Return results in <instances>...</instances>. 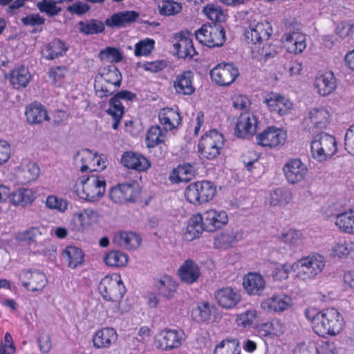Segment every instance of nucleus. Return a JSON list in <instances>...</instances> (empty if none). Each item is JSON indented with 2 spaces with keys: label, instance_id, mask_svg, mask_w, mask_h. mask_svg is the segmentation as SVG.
Returning <instances> with one entry per match:
<instances>
[{
  "label": "nucleus",
  "instance_id": "obj_18",
  "mask_svg": "<svg viewBox=\"0 0 354 354\" xmlns=\"http://www.w3.org/2000/svg\"><path fill=\"white\" fill-rule=\"evenodd\" d=\"M292 306V297L284 292L275 293L263 299L260 304L261 309L268 313H283L291 308Z\"/></svg>",
  "mask_w": 354,
  "mask_h": 354
},
{
  "label": "nucleus",
  "instance_id": "obj_32",
  "mask_svg": "<svg viewBox=\"0 0 354 354\" xmlns=\"http://www.w3.org/2000/svg\"><path fill=\"white\" fill-rule=\"evenodd\" d=\"M201 275L198 264L192 259L185 260L177 270V276L180 281L187 285L196 283Z\"/></svg>",
  "mask_w": 354,
  "mask_h": 354
},
{
  "label": "nucleus",
  "instance_id": "obj_8",
  "mask_svg": "<svg viewBox=\"0 0 354 354\" xmlns=\"http://www.w3.org/2000/svg\"><path fill=\"white\" fill-rule=\"evenodd\" d=\"M225 138L222 133L212 129L205 133L198 143V153L202 159L214 160L217 158L224 147Z\"/></svg>",
  "mask_w": 354,
  "mask_h": 354
},
{
  "label": "nucleus",
  "instance_id": "obj_28",
  "mask_svg": "<svg viewBox=\"0 0 354 354\" xmlns=\"http://www.w3.org/2000/svg\"><path fill=\"white\" fill-rule=\"evenodd\" d=\"M242 287L250 296H260L266 287L265 277L259 272H250L243 277Z\"/></svg>",
  "mask_w": 354,
  "mask_h": 354
},
{
  "label": "nucleus",
  "instance_id": "obj_22",
  "mask_svg": "<svg viewBox=\"0 0 354 354\" xmlns=\"http://www.w3.org/2000/svg\"><path fill=\"white\" fill-rule=\"evenodd\" d=\"M272 31V26L269 21H253L245 30V37L249 42L254 44H261L270 38Z\"/></svg>",
  "mask_w": 354,
  "mask_h": 354
},
{
  "label": "nucleus",
  "instance_id": "obj_56",
  "mask_svg": "<svg viewBox=\"0 0 354 354\" xmlns=\"http://www.w3.org/2000/svg\"><path fill=\"white\" fill-rule=\"evenodd\" d=\"M159 13L163 16L176 15L182 11V3L174 0H162L158 6Z\"/></svg>",
  "mask_w": 354,
  "mask_h": 354
},
{
  "label": "nucleus",
  "instance_id": "obj_19",
  "mask_svg": "<svg viewBox=\"0 0 354 354\" xmlns=\"http://www.w3.org/2000/svg\"><path fill=\"white\" fill-rule=\"evenodd\" d=\"M257 335L263 341L279 339L286 333L285 324L279 319L259 324L255 326Z\"/></svg>",
  "mask_w": 354,
  "mask_h": 354
},
{
  "label": "nucleus",
  "instance_id": "obj_31",
  "mask_svg": "<svg viewBox=\"0 0 354 354\" xmlns=\"http://www.w3.org/2000/svg\"><path fill=\"white\" fill-rule=\"evenodd\" d=\"M194 74L193 71H183L176 75L173 82V88L178 95H191L195 92L194 84Z\"/></svg>",
  "mask_w": 354,
  "mask_h": 354
},
{
  "label": "nucleus",
  "instance_id": "obj_50",
  "mask_svg": "<svg viewBox=\"0 0 354 354\" xmlns=\"http://www.w3.org/2000/svg\"><path fill=\"white\" fill-rule=\"evenodd\" d=\"M66 44L59 39H55L42 49V55L46 59H53L64 55L68 50Z\"/></svg>",
  "mask_w": 354,
  "mask_h": 354
},
{
  "label": "nucleus",
  "instance_id": "obj_36",
  "mask_svg": "<svg viewBox=\"0 0 354 354\" xmlns=\"http://www.w3.org/2000/svg\"><path fill=\"white\" fill-rule=\"evenodd\" d=\"M333 222L341 233L354 236V209H348L335 214Z\"/></svg>",
  "mask_w": 354,
  "mask_h": 354
},
{
  "label": "nucleus",
  "instance_id": "obj_41",
  "mask_svg": "<svg viewBox=\"0 0 354 354\" xmlns=\"http://www.w3.org/2000/svg\"><path fill=\"white\" fill-rule=\"evenodd\" d=\"M6 78L14 88L19 89L28 86L31 80V75L28 68L19 66L6 74Z\"/></svg>",
  "mask_w": 354,
  "mask_h": 354
},
{
  "label": "nucleus",
  "instance_id": "obj_58",
  "mask_svg": "<svg viewBox=\"0 0 354 354\" xmlns=\"http://www.w3.org/2000/svg\"><path fill=\"white\" fill-rule=\"evenodd\" d=\"M239 351V344L236 339H224L215 347L214 354H234Z\"/></svg>",
  "mask_w": 354,
  "mask_h": 354
},
{
  "label": "nucleus",
  "instance_id": "obj_43",
  "mask_svg": "<svg viewBox=\"0 0 354 354\" xmlns=\"http://www.w3.org/2000/svg\"><path fill=\"white\" fill-rule=\"evenodd\" d=\"M260 314L259 311L253 308H250L235 315L234 323L241 330H250L252 328L255 329L257 323L259 320Z\"/></svg>",
  "mask_w": 354,
  "mask_h": 354
},
{
  "label": "nucleus",
  "instance_id": "obj_51",
  "mask_svg": "<svg viewBox=\"0 0 354 354\" xmlns=\"http://www.w3.org/2000/svg\"><path fill=\"white\" fill-rule=\"evenodd\" d=\"M354 251V242L345 239H339L330 246V255L333 257L344 258Z\"/></svg>",
  "mask_w": 354,
  "mask_h": 354
},
{
  "label": "nucleus",
  "instance_id": "obj_48",
  "mask_svg": "<svg viewBox=\"0 0 354 354\" xmlns=\"http://www.w3.org/2000/svg\"><path fill=\"white\" fill-rule=\"evenodd\" d=\"M167 131L158 125L152 126L147 131L145 145L147 148H153L164 143L167 140Z\"/></svg>",
  "mask_w": 354,
  "mask_h": 354
},
{
  "label": "nucleus",
  "instance_id": "obj_49",
  "mask_svg": "<svg viewBox=\"0 0 354 354\" xmlns=\"http://www.w3.org/2000/svg\"><path fill=\"white\" fill-rule=\"evenodd\" d=\"M25 115L30 124H38L48 120L46 110L39 104H32L26 108Z\"/></svg>",
  "mask_w": 354,
  "mask_h": 354
},
{
  "label": "nucleus",
  "instance_id": "obj_59",
  "mask_svg": "<svg viewBox=\"0 0 354 354\" xmlns=\"http://www.w3.org/2000/svg\"><path fill=\"white\" fill-rule=\"evenodd\" d=\"M155 48V41L151 38H145L135 44L134 55L136 57H147Z\"/></svg>",
  "mask_w": 354,
  "mask_h": 354
},
{
  "label": "nucleus",
  "instance_id": "obj_27",
  "mask_svg": "<svg viewBox=\"0 0 354 354\" xmlns=\"http://www.w3.org/2000/svg\"><path fill=\"white\" fill-rule=\"evenodd\" d=\"M215 299L221 308L231 310L235 308L240 304L241 294L235 288L225 286L216 291Z\"/></svg>",
  "mask_w": 354,
  "mask_h": 354
},
{
  "label": "nucleus",
  "instance_id": "obj_25",
  "mask_svg": "<svg viewBox=\"0 0 354 354\" xmlns=\"http://www.w3.org/2000/svg\"><path fill=\"white\" fill-rule=\"evenodd\" d=\"M118 339L117 330L112 327H103L96 330L91 337L93 347L96 350L109 349Z\"/></svg>",
  "mask_w": 354,
  "mask_h": 354
},
{
  "label": "nucleus",
  "instance_id": "obj_54",
  "mask_svg": "<svg viewBox=\"0 0 354 354\" xmlns=\"http://www.w3.org/2000/svg\"><path fill=\"white\" fill-rule=\"evenodd\" d=\"M203 14L208 19L216 23H223L227 19V15L221 6L216 4H207L203 8Z\"/></svg>",
  "mask_w": 354,
  "mask_h": 354
},
{
  "label": "nucleus",
  "instance_id": "obj_52",
  "mask_svg": "<svg viewBox=\"0 0 354 354\" xmlns=\"http://www.w3.org/2000/svg\"><path fill=\"white\" fill-rule=\"evenodd\" d=\"M44 204L47 209L63 214L68 209L69 201L64 198L51 194L46 197Z\"/></svg>",
  "mask_w": 354,
  "mask_h": 354
},
{
  "label": "nucleus",
  "instance_id": "obj_40",
  "mask_svg": "<svg viewBox=\"0 0 354 354\" xmlns=\"http://www.w3.org/2000/svg\"><path fill=\"white\" fill-rule=\"evenodd\" d=\"M160 123L165 131H172L179 127L182 118L177 109L166 107L158 113Z\"/></svg>",
  "mask_w": 354,
  "mask_h": 354
},
{
  "label": "nucleus",
  "instance_id": "obj_23",
  "mask_svg": "<svg viewBox=\"0 0 354 354\" xmlns=\"http://www.w3.org/2000/svg\"><path fill=\"white\" fill-rule=\"evenodd\" d=\"M12 174L14 180L19 183H30L39 178L40 168L37 163L30 160H24L14 169Z\"/></svg>",
  "mask_w": 354,
  "mask_h": 354
},
{
  "label": "nucleus",
  "instance_id": "obj_42",
  "mask_svg": "<svg viewBox=\"0 0 354 354\" xmlns=\"http://www.w3.org/2000/svg\"><path fill=\"white\" fill-rule=\"evenodd\" d=\"M195 174L196 169L193 165L183 163L171 170L169 180L173 184L187 183L194 178Z\"/></svg>",
  "mask_w": 354,
  "mask_h": 354
},
{
  "label": "nucleus",
  "instance_id": "obj_34",
  "mask_svg": "<svg viewBox=\"0 0 354 354\" xmlns=\"http://www.w3.org/2000/svg\"><path fill=\"white\" fill-rule=\"evenodd\" d=\"M205 231L204 220L201 213L192 215L185 223L183 230V237L187 241L198 239Z\"/></svg>",
  "mask_w": 354,
  "mask_h": 354
},
{
  "label": "nucleus",
  "instance_id": "obj_53",
  "mask_svg": "<svg viewBox=\"0 0 354 354\" xmlns=\"http://www.w3.org/2000/svg\"><path fill=\"white\" fill-rule=\"evenodd\" d=\"M292 200V194L290 191L278 188L270 193L269 202L272 206H283L288 204Z\"/></svg>",
  "mask_w": 354,
  "mask_h": 354
},
{
  "label": "nucleus",
  "instance_id": "obj_45",
  "mask_svg": "<svg viewBox=\"0 0 354 354\" xmlns=\"http://www.w3.org/2000/svg\"><path fill=\"white\" fill-rule=\"evenodd\" d=\"M178 41L174 44V48L177 55L180 58H192L196 54L192 40L180 34L177 37Z\"/></svg>",
  "mask_w": 354,
  "mask_h": 354
},
{
  "label": "nucleus",
  "instance_id": "obj_21",
  "mask_svg": "<svg viewBox=\"0 0 354 354\" xmlns=\"http://www.w3.org/2000/svg\"><path fill=\"white\" fill-rule=\"evenodd\" d=\"M201 214L205 230L208 232H216L226 226L229 222L228 214L224 209L212 207Z\"/></svg>",
  "mask_w": 354,
  "mask_h": 354
},
{
  "label": "nucleus",
  "instance_id": "obj_33",
  "mask_svg": "<svg viewBox=\"0 0 354 354\" xmlns=\"http://www.w3.org/2000/svg\"><path fill=\"white\" fill-rule=\"evenodd\" d=\"M283 45L290 54H301L307 46L306 36L299 31L287 32L284 35Z\"/></svg>",
  "mask_w": 354,
  "mask_h": 354
},
{
  "label": "nucleus",
  "instance_id": "obj_13",
  "mask_svg": "<svg viewBox=\"0 0 354 354\" xmlns=\"http://www.w3.org/2000/svg\"><path fill=\"white\" fill-rule=\"evenodd\" d=\"M332 118L333 113L329 106L318 105L308 111L304 123L310 129H326L331 124Z\"/></svg>",
  "mask_w": 354,
  "mask_h": 354
},
{
  "label": "nucleus",
  "instance_id": "obj_1",
  "mask_svg": "<svg viewBox=\"0 0 354 354\" xmlns=\"http://www.w3.org/2000/svg\"><path fill=\"white\" fill-rule=\"evenodd\" d=\"M305 315L310 322L313 331L324 338L339 335L345 326L344 316L335 308L319 310L308 307L305 310Z\"/></svg>",
  "mask_w": 354,
  "mask_h": 354
},
{
  "label": "nucleus",
  "instance_id": "obj_60",
  "mask_svg": "<svg viewBox=\"0 0 354 354\" xmlns=\"http://www.w3.org/2000/svg\"><path fill=\"white\" fill-rule=\"evenodd\" d=\"M283 242L291 247H298L304 243L305 237L302 232L297 230H289L282 234Z\"/></svg>",
  "mask_w": 354,
  "mask_h": 354
},
{
  "label": "nucleus",
  "instance_id": "obj_3",
  "mask_svg": "<svg viewBox=\"0 0 354 354\" xmlns=\"http://www.w3.org/2000/svg\"><path fill=\"white\" fill-rule=\"evenodd\" d=\"M122 75L114 65L101 68L95 77L94 89L99 97L113 94L121 86Z\"/></svg>",
  "mask_w": 354,
  "mask_h": 354
},
{
  "label": "nucleus",
  "instance_id": "obj_44",
  "mask_svg": "<svg viewBox=\"0 0 354 354\" xmlns=\"http://www.w3.org/2000/svg\"><path fill=\"white\" fill-rule=\"evenodd\" d=\"M139 14L135 11H123L113 14L105 21L108 27H124L135 21Z\"/></svg>",
  "mask_w": 354,
  "mask_h": 354
},
{
  "label": "nucleus",
  "instance_id": "obj_7",
  "mask_svg": "<svg viewBox=\"0 0 354 354\" xmlns=\"http://www.w3.org/2000/svg\"><path fill=\"white\" fill-rule=\"evenodd\" d=\"M217 188L209 180H198L188 185L184 192L185 200L194 205H201L212 201L216 196Z\"/></svg>",
  "mask_w": 354,
  "mask_h": 354
},
{
  "label": "nucleus",
  "instance_id": "obj_46",
  "mask_svg": "<svg viewBox=\"0 0 354 354\" xmlns=\"http://www.w3.org/2000/svg\"><path fill=\"white\" fill-rule=\"evenodd\" d=\"M103 261L109 267L124 268L129 263V257L123 252L113 250L104 254Z\"/></svg>",
  "mask_w": 354,
  "mask_h": 354
},
{
  "label": "nucleus",
  "instance_id": "obj_47",
  "mask_svg": "<svg viewBox=\"0 0 354 354\" xmlns=\"http://www.w3.org/2000/svg\"><path fill=\"white\" fill-rule=\"evenodd\" d=\"M178 287V283L171 276L160 277L156 282V288L162 297L171 299L174 297Z\"/></svg>",
  "mask_w": 354,
  "mask_h": 354
},
{
  "label": "nucleus",
  "instance_id": "obj_55",
  "mask_svg": "<svg viewBox=\"0 0 354 354\" xmlns=\"http://www.w3.org/2000/svg\"><path fill=\"white\" fill-rule=\"evenodd\" d=\"M106 113L113 119V128L117 129L124 114V107L120 101L118 100L116 97H111Z\"/></svg>",
  "mask_w": 354,
  "mask_h": 354
},
{
  "label": "nucleus",
  "instance_id": "obj_24",
  "mask_svg": "<svg viewBox=\"0 0 354 354\" xmlns=\"http://www.w3.org/2000/svg\"><path fill=\"white\" fill-rule=\"evenodd\" d=\"M259 120L252 112H244L237 118L234 127L235 135L241 138L252 136L257 132Z\"/></svg>",
  "mask_w": 354,
  "mask_h": 354
},
{
  "label": "nucleus",
  "instance_id": "obj_2",
  "mask_svg": "<svg viewBox=\"0 0 354 354\" xmlns=\"http://www.w3.org/2000/svg\"><path fill=\"white\" fill-rule=\"evenodd\" d=\"M102 297L114 304L113 313L121 315L124 313L122 308V299L126 293V288L118 273H112L103 277L98 286Z\"/></svg>",
  "mask_w": 354,
  "mask_h": 354
},
{
  "label": "nucleus",
  "instance_id": "obj_62",
  "mask_svg": "<svg viewBox=\"0 0 354 354\" xmlns=\"http://www.w3.org/2000/svg\"><path fill=\"white\" fill-rule=\"evenodd\" d=\"M99 57L102 61L118 63L122 60L123 55L118 48L109 46L100 51Z\"/></svg>",
  "mask_w": 354,
  "mask_h": 354
},
{
  "label": "nucleus",
  "instance_id": "obj_64",
  "mask_svg": "<svg viewBox=\"0 0 354 354\" xmlns=\"http://www.w3.org/2000/svg\"><path fill=\"white\" fill-rule=\"evenodd\" d=\"M291 271H293V263L279 264L273 269L272 277L274 281H282L288 279Z\"/></svg>",
  "mask_w": 354,
  "mask_h": 354
},
{
  "label": "nucleus",
  "instance_id": "obj_5",
  "mask_svg": "<svg viewBox=\"0 0 354 354\" xmlns=\"http://www.w3.org/2000/svg\"><path fill=\"white\" fill-rule=\"evenodd\" d=\"M106 185L103 177L91 175L80 179L75 185L74 191L80 199L94 203L103 197L106 192Z\"/></svg>",
  "mask_w": 354,
  "mask_h": 354
},
{
  "label": "nucleus",
  "instance_id": "obj_61",
  "mask_svg": "<svg viewBox=\"0 0 354 354\" xmlns=\"http://www.w3.org/2000/svg\"><path fill=\"white\" fill-rule=\"evenodd\" d=\"M68 74V70L64 66H56L48 71L49 81L55 86H62L64 80Z\"/></svg>",
  "mask_w": 354,
  "mask_h": 354
},
{
  "label": "nucleus",
  "instance_id": "obj_35",
  "mask_svg": "<svg viewBox=\"0 0 354 354\" xmlns=\"http://www.w3.org/2000/svg\"><path fill=\"white\" fill-rule=\"evenodd\" d=\"M113 242L127 250H136L140 247L142 238L134 232L122 230L115 232L113 238Z\"/></svg>",
  "mask_w": 354,
  "mask_h": 354
},
{
  "label": "nucleus",
  "instance_id": "obj_29",
  "mask_svg": "<svg viewBox=\"0 0 354 354\" xmlns=\"http://www.w3.org/2000/svg\"><path fill=\"white\" fill-rule=\"evenodd\" d=\"M120 163L125 168L138 172H145L151 167L150 160L144 155L131 151L122 155Z\"/></svg>",
  "mask_w": 354,
  "mask_h": 354
},
{
  "label": "nucleus",
  "instance_id": "obj_14",
  "mask_svg": "<svg viewBox=\"0 0 354 354\" xmlns=\"http://www.w3.org/2000/svg\"><path fill=\"white\" fill-rule=\"evenodd\" d=\"M263 104L270 112L279 116L287 115L294 109L293 102L277 92L266 93L263 97Z\"/></svg>",
  "mask_w": 354,
  "mask_h": 354
},
{
  "label": "nucleus",
  "instance_id": "obj_63",
  "mask_svg": "<svg viewBox=\"0 0 354 354\" xmlns=\"http://www.w3.org/2000/svg\"><path fill=\"white\" fill-rule=\"evenodd\" d=\"M80 30L86 35H93L102 32L104 30V25L102 21L91 20L87 22L79 23Z\"/></svg>",
  "mask_w": 354,
  "mask_h": 354
},
{
  "label": "nucleus",
  "instance_id": "obj_20",
  "mask_svg": "<svg viewBox=\"0 0 354 354\" xmlns=\"http://www.w3.org/2000/svg\"><path fill=\"white\" fill-rule=\"evenodd\" d=\"M283 171L287 182L291 185L302 182L308 175L306 164L299 158L288 160L283 167Z\"/></svg>",
  "mask_w": 354,
  "mask_h": 354
},
{
  "label": "nucleus",
  "instance_id": "obj_37",
  "mask_svg": "<svg viewBox=\"0 0 354 354\" xmlns=\"http://www.w3.org/2000/svg\"><path fill=\"white\" fill-rule=\"evenodd\" d=\"M37 190L32 187H21L10 191V203L15 207L31 205L37 198Z\"/></svg>",
  "mask_w": 354,
  "mask_h": 354
},
{
  "label": "nucleus",
  "instance_id": "obj_17",
  "mask_svg": "<svg viewBox=\"0 0 354 354\" xmlns=\"http://www.w3.org/2000/svg\"><path fill=\"white\" fill-rule=\"evenodd\" d=\"M140 194L138 183H122L112 187L109 191V198L115 203L122 204L133 202Z\"/></svg>",
  "mask_w": 354,
  "mask_h": 354
},
{
  "label": "nucleus",
  "instance_id": "obj_12",
  "mask_svg": "<svg viewBox=\"0 0 354 354\" xmlns=\"http://www.w3.org/2000/svg\"><path fill=\"white\" fill-rule=\"evenodd\" d=\"M194 35L200 44L210 48L223 46L226 40L225 30L216 25H203Z\"/></svg>",
  "mask_w": 354,
  "mask_h": 354
},
{
  "label": "nucleus",
  "instance_id": "obj_9",
  "mask_svg": "<svg viewBox=\"0 0 354 354\" xmlns=\"http://www.w3.org/2000/svg\"><path fill=\"white\" fill-rule=\"evenodd\" d=\"M75 165L82 172L102 171L108 165L107 157L89 149L78 151L74 157Z\"/></svg>",
  "mask_w": 354,
  "mask_h": 354
},
{
  "label": "nucleus",
  "instance_id": "obj_38",
  "mask_svg": "<svg viewBox=\"0 0 354 354\" xmlns=\"http://www.w3.org/2000/svg\"><path fill=\"white\" fill-rule=\"evenodd\" d=\"M216 311V307L207 300L196 304L192 310V317L197 322L209 323Z\"/></svg>",
  "mask_w": 354,
  "mask_h": 354
},
{
  "label": "nucleus",
  "instance_id": "obj_4",
  "mask_svg": "<svg viewBox=\"0 0 354 354\" xmlns=\"http://www.w3.org/2000/svg\"><path fill=\"white\" fill-rule=\"evenodd\" d=\"M310 147L312 158L319 163L331 160L339 151L336 137L326 132L314 136Z\"/></svg>",
  "mask_w": 354,
  "mask_h": 354
},
{
  "label": "nucleus",
  "instance_id": "obj_6",
  "mask_svg": "<svg viewBox=\"0 0 354 354\" xmlns=\"http://www.w3.org/2000/svg\"><path fill=\"white\" fill-rule=\"evenodd\" d=\"M326 266L325 258L318 254L303 257L293 263L295 277L301 281L315 279Z\"/></svg>",
  "mask_w": 354,
  "mask_h": 354
},
{
  "label": "nucleus",
  "instance_id": "obj_15",
  "mask_svg": "<svg viewBox=\"0 0 354 354\" xmlns=\"http://www.w3.org/2000/svg\"><path fill=\"white\" fill-rule=\"evenodd\" d=\"M239 75L237 67L229 63H219L209 71L212 82L218 86H228L235 82Z\"/></svg>",
  "mask_w": 354,
  "mask_h": 354
},
{
  "label": "nucleus",
  "instance_id": "obj_30",
  "mask_svg": "<svg viewBox=\"0 0 354 354\" xmlns=\"http://www.w3.org/2000/svg\"><path fill=\"white\" fill-rule=\"evenodd\" d=\"M313 85L318 95L326 97L337 88V78L332 71H324L316 75Z\"/></svg>",
  "mask_w": 354,
  "mask_h": 354
},
{
  "label": "nucleus",
  "instance_id": "obj_10",
  "mask_svg": "<svg viewBox=\"0 0 354 354\" xmlns=\"http://www.w3.org/2000/svg\"><path fill=\"white\" fill-rule=\"evenodd\" d=\"M287 140V131L273 125L268 127L256 136L257 144L268 149H281L286 145Z\"/></svg>",
  "mask_w": 354,
  "mask_h": 354
},
{
  "label": "nucleus",
  "instance_id": "obj_39",
  "mask_svg": "<svg viewBox=\"0 0 354 354\" xmlns=\"http://www.w3.org/2000/svg\"><path fill=\"white\" fill-rule=\"evenodd\" d=\"M62 257L68 268L75 269L84 265L85 261V254L79 247L75 245H67L62 251Z\"/></svg>",
  "mask_w": 354,
  "mask_h": 354
},
{
  "label": "nucleus",
  "instance_id": "obj_57",
  "mask_svg": "<svg viewBox=\"0 0 354 354\" xmlns=\"http://www.w3.org/2000/svg\"><path fill=\"white\" fill-rule=\"evenodd\" d=\"M236 242L234 234L229 232H223L216 234L214 239L213 245L216 249L226 250Z\"/></svg>",
  "mask_w": 354,
  "mask_h": 354
},
{
  "label": "nucleus",
  "instance_id": "obj_16",
  "mask_svg": "<svg viewBox=\"0 0 354 354\" xmlns=\"http://www.w3.org/2000/svg\"><path fill=\"white\" fill-rule=\"evenodd\" d=\"M98 218L97 212L91 208L79 209L72 213L69 229L73 232H83L96 223Z\"/></svg>",
  "mask_w": 354,
  "mask_h": 354
},
{
  "label": "nucleus",
  "instance_id": "obj_11",
  "mask_svg": "<svg viewBox=\"0 0 354 354\" xmlns=\"http://www.w3.org/2000/svg\"><path fill=\"white\" fill-rule=\"evenodd\" d=\"M185 340L183 330L165 328L153 336V345L159 350L168 351L180 348Z\"/></svg>",
  "mask_w": 354,
  "mask_h": 354
},
{
  "label": "nucleus",
  "instance_id": "obj_26",
  "mask_svg": "<svg viewBox=\"0 0 354 354\" xmlns=\"http://www.w3.org/2000/svg\"><path fill=\"white\" fill-rule=\"evenodd\" d=\"M19 279L23 286L30 292H41L48 283L46 275L38 270H22Z\"/></svg>",
  "mask_w": 354,
  "mask_h": 354
}]
</instances>
